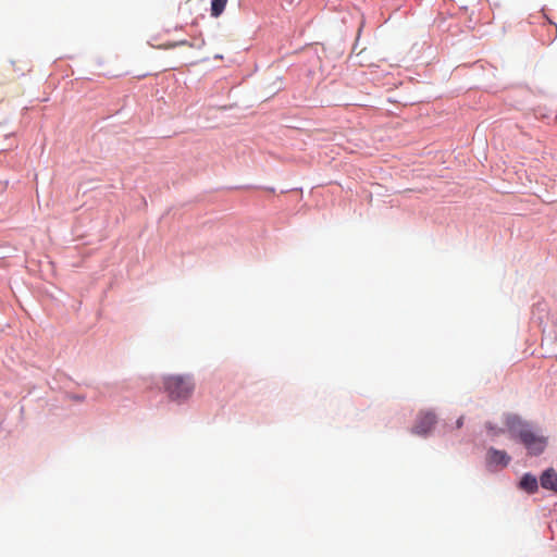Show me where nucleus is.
Here are the masks:
<instances>
[{"instance_id":"obj_9","label":"nucleus","mask_w":557,"mask_h":557,"mask_svg":"<svg viewBox=\"0 0 557 557\" xmlns=\"http://www.w3.org/2000/svg\"><path fill=\"white\" fill-rule=\"evenodd\" d=\"M463 423L462 417L457 420V428H461Z\"/></svg>"},{"instance_id":"obj_6","label":"nucleus","mask_w":557,"mask_h":557,"mask_svg":"<svg viewBox=\"0 0 557 557\" xmlns=\"http://www.w3.org/2000/svg\"><path fill=\"white\" fill-rule=\"evenodd\" d=\"M520 487L530 494L535 493L539 487L536 478L530 473L524 474L520 481Z\"/></svg>"},{"instance_id":"obj_7","label":"nucleus","mask_w":557,"mask_h":557,"mask_svg":"<svg viewBox=\"0 0 557 557\" xmlns=\"http://www.w3.org/2000/svg\"><path fill=\"white\" fill-rule=\"evenodd\" d=\"M227 0H212L211 1V15L213 17L220 16L225 7H226Z\"/></svg>"},{"instance_id":"obj_5","label":"nucleus","mask_w":557,"mask_h":557,"mask_svg":"<svg viewBox=\"0 0 557 557\" xmlns=\"http://www.w3.org/2000/svg\"><path fill=\"white\" fill-rule=\"evenodd\" d=\"M543 488L554 491L557 493V473L554 469H547L540 478Z\"/></svg>"},{"instance_id":"obj_8","label":"nucleus","mask_w":557,"mask_h":557,"mask_svg":"<svg viewBox=\"0 0 557 557\" xmlns=\"http://www.w3.org/2000/svg\"><path fill=\"white\" fill-rule=\"evenodd\" d=\"M178 45H182V46H186V45H188V46H190L186 40H182V41H180V42L172 44V45H170L169 47L174 48V47H176V46H178Z\"/></svg>"},{"instance_id":"obj_3","label":"nucleus","mask_w":557,"mask_h":557,"mask_svg":"<svg viewBox=\"0 0 557 557\" xmlns=\"http://www.w3.org/2000/svg\"><path fill=\"white\" fill-rule=\"evenodd\" d=\"M436 423V417L433 412H421L412 428V433L424 436L431 432Z\"/></svg>"},{"instance_id":"obj_1","label":"nucleus","mask_w":557,"mask_h":557,"mask_svg":"<svg viewBox=\"0 0 557 557\" xmlns=\"http://www.w3.org/2000/svg\"><path fill=\"white\" fill-rule=\"evenodd\" d=\"M505 425L513 438H519L527 447L530 454L540 455L546 447V441L543 436L536 435L530 425L522 421L518 416L508 414L505 418Z\"/></svg>"},{"instance_id":"obj_2","label":"nucleus","mask_w":557,"mask_h":557,"mask_svg":"<svg viewBox=\"0 0 557 557\" xmlns=\"http://www.w3.org/2000/svg\"><path fill=\"white\" fill-rule=\"evenodd\" d=\"M195 387L194 377L189 374H169L163 377V389L173 401L188 400L194 394Z\"/></svg>"},{"instance_id":"obj_4","label":"nucleus","mask_w":557,"mask_h":557,"mask_svg":"<svg viewBox=\"0 0 557 557\" xmlns=\"http://www.w3.org/2000/svg\"><path fill=\"white\" fill-rule=\"evenodd\" d=\"M510 461V457L504 450H498L495 448H491L487 451V462L490 466H500L506 467Z\"/></svg>"}]
</instances>
